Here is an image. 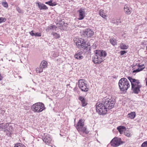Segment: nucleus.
I'll use <instances>...</instances> for the list:
<instances>
[{"mask_svg": "<svg viewBox=\"0 0 147 147\" xmlns=\"http://www.w3.org/2000/svg\"><path fill=\"white\" fill-rule=\"evenodd\" d=\"M9 125V123L0 124V130H3L4 131H8V126Z\"/></svg>", "mask_w": 147, "mask_h": 147, "instance_id": "4468645a", "label": "nucleus"}, {"mask_svg": "<svg viewBox=\"0 0 147 147\" xmlns=\"http://www.w3.org/2000/svg\"><path fill=\"white\" fill-rule=\"evenodd\" d=\"M138 66L140 69H142V70L144 69L145 67V66L144 64H139L138 65Z\"/></svg>", "mask_w": 147, "mask_h": 147, "instance_id": "473e14b6", "label": "nucleus"}, {"mask_svg": "<svg viewBox=\"0 0 147 147\" xmlns=\"http://www.w3.org/2000/svg\"><path fill=\"white\" fill-rule=\"evenodd\" d=\"M8 131H8L9 132L11 133L13 130V127L11 126H9V125L8 126Z\"/></svg>", "mask_w": 147, "mask_h": 147, "instance_id": "c9c22d12", "label": "nucleus"}, {"mask_svg": "<svg viewBox=\"0 0 147 147\" xmlns=\"http://www.w3.org/2000/svg\"><path fill=\"white\" fill-rule=\"evenodd\" d=\"M84 80L83 79H81L79 80L78 81V83H84Z\"/></svg>", "mask_w": 147, "mask_h": 147, "instance_id": "49530a36", "label": "nucleus"}, {"mask_svg": "<svg viewBox=\"0 0 147 147\" xmlns=\"http://www.w3.org/2000/svg\"><path fill=\"white\" fill-rule=\"evenodd\" d=\"M69 84H68L67 85V86H69Z\"/></svg>", "mask_w": 147, "mask_h": 147, "instance_id": "3c124183", "label": "nucleus"}, {"mask_svg": "<svg viewBox=\"0 0 147 147\" xmlns=\"http://www.w3.org/2000/svg\"><path fill=\"white\" fill-rule=\"evenodd\" d=\"M44 136L43 137V141L46 144L49 145L52 141V138L49 134H44Z\"/></svg>", "mask_w": 147, "mask_h": 147, "instance_id": "9d476101", "label": "nucleus"}, {"mask_svg": "<svg viewBox=\"0 0 147 147\" xmlns=\"http://www.w3.org/2000/svg\"><path fill=\"white\" fill-rule=\"evenodd\" d=\"M2 5L5 8H7L8 7V4L6 2H2Z\"/></svg>", "mask_w": 147, "mask_h": 147, "instance_id": "f704fd0d", "label": "nucleus"}, {"mask_svg": "<svg viewBox=\"0 0 147 147\" xmlns=\"http://www.w3.org/2000/svg\"><path fill=\"white\" fill-rule=\"evenodd\" d=\"M34 112L39 113L42 112L45 109L44 105L42 102H37L33 105L31 107Z\"/></svg>", "mask_w": 147, "mask_h": 147, "instance_id": "39448f33", "label": "nucleus"}, {"mask_svg": "<svg viewBox=\"0 0 147 147\" xmlns=\"http://www.w3.org/2000/svg\"><path fill=\"white\" fill-rule=\"evenodd\" d=\"M34 31L33 30H32L30 32H29V33L30 35L32 36H34L35 33L33 32Z\"/></svg>", "mask_w": 147, "mask_h": 147, "instance_id": "c03bdc74", "label": "nucleus"}, {"mask_svg": "<svg viewBox=\"0 0 147 147\" xmlns=\"http://www.w3.org/2000/svg\"><path fill=\"white\" fill-rule=\"evenodd\" d=\"M124 134L126 136L128 137H130L131 136V135L129 133V131L126 129L124 132Z\"/></svg>", "mask_w": 147, "mask_h": 147, "instance_id": "7c9ffc66", "label": "nucleus"}, {"mask_svg": "<svg viewBox=\"0 0 147 147\" xmlns=\"http://www.w3.org/2000/svg\"><path fill=\"white\" fill-rule=\"evenodd\" d=\"M128 78L129 80L131 83H139L138 80H136L134 79H133L131 77H129Z\"/></svg>", "mask_w": 147, "mask_h": 147, "instance_id": "b1692460", "label": "nucleus"}, {"mask_svg": "<svg viewBox=\"0 0 147 147\" xmlns=\"http://www.w3.org/2000/svg\"><path fill=\"white\" fill-rule=\"evenodd\" d=\"M16 9L19 13H22V10L19 7H17Z\"/></svg>", "mask_w": 147, "mask_h": 147, "instance_id": "79ce46f5", "label": "nucleus"}, {"mask_svg": "<svg viewBox=\"0 0 147 147\" xmlns=\"http://www.w3.org/2000/svg\"><path fill=\"white\" fill-rule=\"evenodd\" d=\"M119 86L121 91H124L127 90L130 86L129 83H118Z\"/></svg>", "mask_w": 147, "mask_h": 147, "instance_id": "9b49d317", "label": "nucleus"}, {"mask_svg": "<svg viewBox=\"0 0 147 147\" xmlns=\"http://www.w3.org/2000/svg\"><path fill=\"white\" fill-rule=\"evenodd\" d=\"M128 47V45L123 44V43L121 44L120 46V49L123 50L126 49Z\"/></svg>", "mask_w": 147, "mask_h": 147, "instance_id": "cd10ccee", "label": "nucleus"}, {"mask_svg": "<svg viewBox=\"0 0 147 147\" xmlns=\"http://www.w3.org/2000/svg\"><path fill=\"white\" fill-rule=\"evenodd\" d=\"M141 147H147V140L142 143Z\"/></svg>", "mask_w": 147, "mask_h": 147, "instance_id": "e433bc0d", "label": "nucleus"}, {"mask_svg": "<svg viewBox=\"0 0 147 147\" xmlns=\"http://www.w3.org/2000/svg\"><path fill=\"white\" fill-rule=\"evenodd\" d=\"M58 56V54L57 53H54L53 55V57H57Z\"/></svg>", "mask_w": 147, "mask_h": 147, "instance_id": "a18cd8bd", "label": "nucleus"}, {"mask_svg": "<svg viewBox=\"0 0 147 147\" xmlns=\"http://www.w3.org/2000/svg\"><path fill=\"white\" fill-rule=\"evenodd\" d=\"M53 30H55V31L56 30V29L57 28V27L55 25H53Z\"/></svg>", "mask_w": 147, "mask_h": 147, "instance_id": "de8ad7c7", "label": "nucleus"}, {"mask_svg": "<svg viewBox=\"0 0 147 147\" xmlns=\"http://www.w3.org/2000/svg\"><path fill=\"white\" fill-rule=\"evenodd\" d=\"M146 83H147V78H146Z\"/></svg>", "mask_w": 147, "mask_h": 147, "instance_id": "8fccbe9b", "label": "nucleus"}, {"mask_svg": "<svg viewBox=\"0 0 147 147\" xmlns=\"http://www.w3.org/2000/svg\"><path fill=\"white\" fill-rule=\"evenodd\" d=\"M53 25L51 26L48 27V28L47 29V31H49V30H53Z\"/></svg>", "mask_w": 147, "mask_h": 147, "instance_id": "ea45409f", "label": "nucleus"}, {"mask_svg": "<svg viewBox=\"0 0 147 147\" xmlns=\"http://www.w3.org/2000/svg\"><path fill=\"white\" fill-rule=\"evenodd\" d=\"M79 99L81 101L82 107H85L87 104V103L86 102L85 98L83 97L82 96H80L79 98Z\"/></svg>", "mask_w": 147, "mask_h": 147, "instance_id": "a211bd4d", "label": "nucleus"}, {"mask_svg": "<svg viewBox=\"0 0 147 147\" xmlns=\"http://www.w3.org/2000/svg\"><path fill=\"white\" fill-rule=\"evenodd\" d=\"M99 14L100 16L104 18H106L107 16L105 13L104 10L102 9H100L99 11Z\"/></svg>", "mask_w": 147, "mask_h": 147, "instance_id": "4be33fe9", "label": "nucleus"}, {"mask_svg": "<svg viewBox=\"0 0 147 147\" xmlns=\"http://www.w3.org/2000/svg\"><path fill=\"white\" fill-rule=\"evenodd\" d=\"M67 23H65L63 22H62L59 24V26L60 29L63 30L64 28L67 27Z\"/></svg>", "mask_w": 147, "mask_h": 147, "instance_id": "aec40b11", "label": "nucleus"}, {"mask_svg": "<svg viewBox=\"0 0 147 147\" xmlns=\"http://www.w3.org/2000/svg\"><path fill=\"white\" fill-rule=\"evenodd\" d=\"M76 44L78 47L84 50L85 52L90 50V46H86V42L83 38L79 39L76 42Z\"/></svg>", "mask_w": 147, "mask_h": 147, "instance_id": "20e7f679", "label": "nucleus"}, {"mask_svg": "<svg viewBox=\"0 0 147 147\" xmlns=\"http://www.w3.org/2000/svg\"><path fill=\"white\" fill-rule=\"evenodd\" d=\"M6 20V19L5 18H0V23L5 22Z\"/></svg>", "mask_w": 147, "mask_h": 147, "instance_id": "58836bf2", "label": "nucleus"}, {"mask_svg": "<svg viewBox=\"0 0 147 147\" xmlns=\"http://www.w3.org/2000/svg\"><path fill=\"white\" fill-rule=\"evenodd\" d=\"M83 52L81 50L78 51L74 55V57L77 59H82L84 58L83 56Z\"/></svg>", "mask_w": 147, "mask_h": 147, "instance_id": "ddd939ff", "label": "nucleus"}, {"mask_svg": "<svg viewBox=\"0 0 147 147\" xmlns=\"http://www.w3.org/2000/svg\"><path fill=\"white\" fill-rule=\"evenodd\" d=\"M95 56L92 57V61L95 64H99L105 60L107 53L103 50H96L94 51Z\"/></svg>", "mask_w": 147, "mask_h": 147, "instance_id": "f257e3e1", "label": "nucleus"}, {"mask_svg": "<svg viewBox=\"0 0 147 147\" xmlns=\"http://www.w3.org/2000/svg\"><path fill=\"white\" fill-rule=\"evenodd\" d=\"M78 12L79 13L78 19L80 20L83 19L85 16L84 9L81 8L78 11Z\"/></svg>", "mask_w": 147, "mask_h": 147, "instance_id": "f8f14e48", "label": "nucleus"}, {"mask_svg": "<svg viewBox=\"0 0 147 147\" xmlns=\"http://www.w3.org/2000/svg\"><path fill=\"white\" fill-rule=\"evenodd\" d=\"M127 53V51H121L120 52V55H123Z\"/></svg>", "mask_w": 147, "mask_h": 147, "instance_id": "37998d69", "label": "nucleus"}, {"mask_svg": "<svg viewBox=\"0 0 147 147\" xmlns=\"http://www.w3.org/2000/svg\"><path fill=\"white\" fill-rule=\"evenodd\" d=\"M40 65L44 68L46 67L47 66V62L46 61L44 60L41 63Z\"/></svg>", "mask_w": 147, "mask_h": 147, "instance_id": "a878e982", "label": "nucleus"}, {"mask_svg": "<svg viewBox=\"0 0 147 147\" xmlns=\"http://www.w3.org/2000/svg\"><path fill=\"white\" fill-rule=\"evenodd\" d=\"M94 34V32L89 28L85 29L82 32V35L84 36L87 37V38L92 37Z\"/></svg>", "mask_w": 147, "mask_h": 147, "instance_id": "1a4fd4ad", "label": "nucleus"}, {"mask_svg": "<svg viewBox=\"0 0 147 147\" xmlns=\"http://www.w3.org/2000/svg\"><path fill=\"white\" fill-rule=\"evenodd\" d=\"M81 83H78V85L82 90L83 91H87L88 89L86 86L87 85V84L83 83L82 84V83H81Z\"/></svg>", "mask_w": 147, "mask_h": 147, "instance_id": "2eb2a0df", "label": "nucleus"}, {"mask_svg": "<svg viewBox=\"0 0 147 147\" xmlns=\"http://www.w3.org/2000/svg\"><path fill=\"white\" fill-rule=\"evenodd\" d=\"M119 19H117L116 20L115 19L112 18L111 21V22L115 24L116 25H117L119 23H121V21H120Z\"/></svg>", "mask_w": 147, "mask_h": 147, "instance_id": "412c9836", "label": "nucleus"}, {"mask_svg": "<svg viewBox=\"0 0 147 147\" xmlns=\"http://www.w3.org/2000/svg\"><path fill=\"white\" fill-rule=\"evenodd\" d=\"M51 34L53 35L54 38L55 39L59 38L60 37V34L55 32H52Z\"/></svg>", "mask_w": 147, "mask_h": 147, "instance_id": "393cba45", "label": "nucleus"}, {"mask_svg": "<svg viewBox=\"0 0 147 147\" xmlns=\"http://www.w3.org/2000/svg\"><path fill=\"white\" fill-rule=\"evenodd\" d=\"M38 6L40 10H46L48 9L47 7L45 4L37 3Z\"/></svg>", "mask_w": 147, "mask_h": 147, "instance_id": "f3484780", "label": "nucleus"}, {"mask_svg": "<svg viewBox=\"0 0 147 147\" xmlns=\"http://www.w3.org/2000/svg\"><path fill=\"white\" fill-rule=\"evenodd\" d=\"M124 11L125 13L127 14H129L131 13V9L127 5H125L124 8Z\"/></svg>", "mask_w": 147, "mask_h": 147, "instance_id": "dca6fc26", "label": "nucleus"}, {"mask_svg": "<svg viewBox=\"0 0 147 147\" xmlns=\"http://www.w3.org/2000/svg\"><path fill=\"white\" fill-rule=\"evenodd\" d=\"M44 68L43 67L40 65V66L39 68H38L36 69V72L40 73L42 72L43 71V69Z\"/></svg>", "mask_w": 147, "mask_h": 147, "instance_id": "c85d7f7f", "label": "nucleus"}, {"mask_svg": "<svg viewBox=\"0 0 147 147\" xmlns=\"http://www.w3.org/2000/svg\"><path fill=\"white\" fill-rule=\"evenodd\" d=\"M125 142H124L121 141L120 138L115 137L111 141V146L114 147H116L125 143Z\"/></svg>", "mask_w": 147, "mask_h": 147, "instance_id": "0eeeda50", "label": "nucleus"}, {"mask_svg": "<svg viewBox=\"0 0 147 147\" xmlns=\"http://www.w3.org/2000/svg\"><path fill=\"white\" fill-rule=\"evenodd\" d=\"M128 117L131 119H133L136 116V113L134 112H131L128 115Z\"/></svg>", "mask_w": 147, "mask_h": 147, "instance_id": "5701e85b", "label": "nucleus"}, {"mask_svg": "<svg viewBox=\"0 0 147 147\" xmlns=\"http://www.w3.org/2000/svg\"><path fill=\"white\" fill-rule=\"evenodd\" d=\"M139 84V83H131V90L133 93L136 94H138L140 92V88L142 86Z\"/></svg>", "mask_w": 147, "mask_h": 147, "instance_id": "6e6552de", "label": "nucleus"}, {"mask_svg": "<svg viewBox=\"0 0 147 147\" xmlns=\"http://www.w3.org/2000/svg\"><path fill=\"white\" fill-rule=\"evenodd\" d=\"M117 129L120 134H122L124 131H125V130L126 127L124 126H119L117 127Z\"/></svg>", "mask_w": 147, "mask_h": 147, "instance_id": "6ab92c4d", "label": "nucleus"}, {"mask_svg": "<svg viewBox=\"0 0 147 147\" xmlns=\"http://www.w3.org/2000/svg\"><path fill=\"white\" fill-rule=\"evenodd\" d=\"M14 147H26L24 145L21 143L16 144Z\"/></svg>", "mask_w": 147, "mask_h": 147, "instance_id": "72a5a7b5", "label": "nucleus"}, {"mask_svg": "<svg viewBox=\"0 0 147 147\" xmlns=\"http://www.w3.org/2000/svg\"><path fill=\"white\" fill-rule=\"evenodd\" d=\"M142 71V69H140L138 67L137 69H136V70H134L133 71V73H137V72H140V71Z\"/></svg>", "mask_w": 147, "mask_h": 147, "instance_id": "4c0bfd02", "label": "nucleus"}, {"mask_svg": "<svg viewBox=\"0 0 147 147\" xmlns=\"http://www.w3.org/2000/svg\"><path fill=\"white\" fill-rule=\"evenodd\" d=\"M110 42L114 46L117 44V42L115 39H111L110 40Z\"/></svg>", "mask_w": 147, "mask_h": 147, "instance_id": "c756f323", "label": "nucleus"}, {"mask_svg": "<svg viewBox=\"0 0 147 147\" xmlns=\"http://www.w3.org/2000/svg\"><path fill=\"white\" fill-rule=\"evenodd\" d=\"M127 82V79L125 78H121L119 81V83H126Z\"/></svg>", "mask_w": 147, "mask_h": 147, "instance_id": "2f4dec72", "label": "nucleus"}, {"mask_svg": "<svg viewBox=\"0 0 147 147\" xmlns=\"http://www.w3.org/2000/svg\"><path fill=\"white\" fill-rule=\"evenodd\" d=\"M146 85L147 86V83H146Z\"/></svg>", "mask_w": 147, "mask_h": 147, "instance_id": "603ef678", "label": "nucleus"}, {"mask_svg": "<svg viewBox=\"0 0 147 147\" xmlns=\"http://www.w3.org/2000/svg\"><path fill=\"white\" fill-rule=\"evenodd\" d=\"M113 78H116V76H113Z\"/></svg>", "mask_w": 147, "mask_h": 147, "instance_id": "09e8293b", "label": "nucleus"}, {"mask_svg": "<svg viewBox=\"0 0 147 147\" xmlns=\"http://www.w3.org/2000/svg\"><path fill=\"white\" fill-rule=\"evenodd\" d=\"M84 119H80L75 126L76 129L80 134H81L82 133L86 134H88L89 133V131L86 129V127H84Z\"/></svg>", "mask_w": 147, "mask_h": 147, "instance_id": "f03ea898", "label": "nucleus"}, {"mask_svg": "<svg viewBox=\"0 0 147 147\" xmlns=\"http://www.w3.org/2000/svg\"><path fill=\"white\" fill-rule=\"evenodd\" d=\"M115 100H113L105 98L102 99V102L106 105L108 109H110L113 107L115 103Z\"/></svg>", "mask_w": 147, "mask_h": 147, "instance_id": "423d86ee", "label": "nucleus"}, {"mask_svg": "<svg viewBox=\"0 0 147 147\" xmlns=\"http://www.w3.org/2000/svg\"><path fill=\"white\" fill-rule=\"evenodd\" d=\"M41 36V33L40 32H36L35 33L34 36L35 37H40Z\"/></svg>", "mask_w": 147, "mask_h": 147, "instance_id": "a19ab883", "label": "nucleus"}, {"mask_svg": "<svg viewBox=\"0 0 147 147\" xmlns=\"http://www.w3.org/2000/svg\"><path fill=\"white\" fill-rule=\"evenodd\" d=\"M45 3L46 4H48L50 6H54L56 5V4L55 2L52 3V1L51 0L49 1L46 2Z\"/></svg>", "mask_w": 147, "mask_h": 147, "instance_id": "bb28decb", "label": "nucleus"}, {"mask_svg": "<svg viewBox=\"0 0 147 147\" xmlns=\"http://www.w3.org/2000/svg\"><path fill=\"white\" fill-rule=\"evenodd\" d=\"M96 109L97 112L100 115H105L107 112V108L106 105L103 103L97 102L96 104Z\"/></svg>", "mask_w": 147, "mask_h": 147, "instance_id": "7ed1b4c3", "label": "nucleus"}]
</instances>
